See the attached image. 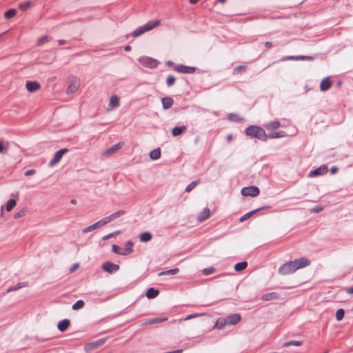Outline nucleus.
<instances>
[{
  "label": "nucleus",
  "mask_w": 353,
  "mask_h": 353,
  "mask_svg": "<svg viewBox=\"0 0 353 353\" xmlns=\"http://www.w3.org/2000/svg\"><path fill=\"white\" fill-rule=\"evenodd\" d=\"M102 269L110 274L116 272L119 269V265L111 262H105L102 264Z\"/></svg>",
  "instance_id": "obj_10"
},
{
  "label": "nucleus",
  "mask_w": 353,
  "mask_h": 353,
  "mask_svg": "<svg viewBox=\"0 0 353 353\" xmlns=\"http://www.w3.org/2000/svg\"><path fill=\"white\" fill-rule=\"evenodd\" d=\"M159 292L158 290L154 289V288H150L146 292V296L148 299H154L158 296Z\"/></svg>",
  "instance_id": "obj_26"
},
{
  "label": "nucleus",
  "mask_w": 353,
  "mask_h": 353,
  "mask_svg": "<svg viewBox=\"0 0 353 353\" xmlns=\"http://www.w3.org/2000/svg\"><path fill=\"white\" fill-rule=\"evenodd\" d=\"M278 298V294L276 293V292H270V293H267L264 295L262 296L261 297V299L263 301H272V300H274V299H276Z\"/></svg>",
  "instance_id": "obj_25"
},
{
  "label": "nucleus",
  "mask_w": 353,
  "mask_h": 353,
  "mask_svg": "<svg viewBox=\"0 0 353 353\" xmlns=\"http://www.w3.org/2000/svg\"><path fill=\"white\" fill-rule=\"evenodd\" d=\"M9 146L8 142H4L2 140H0V154H6L8 152Z\"/></svg>",
  "instance_id": "obj_30"
},
{
  "label": "nucleus",
  "mask_w": 353,
  "mask_h": 353,
  "mask_svg": "<svg viewBox=\"0 0 353 353\" xmlns=\"http://www.w3.org/2000/svg\"><path fill=\"white\" fill-rule=\"evenodd\" d=\"M122 146H123V143H119L117 144H115V145H112V147L109 148L108 150H106L103 154H104V155L109 156V155L116 152L119 150H120L122 148Z\"/></svg>",
  "instance_id": "obj_18"
},
{
  "label": "nucleus",
  "mask_w": 353,
  "mask_h": 353,
  "mask_svg": "<svg viewBox=\"0 0 353 353\" xmlns=\"http://www.w3.org/2000/svg\"><path fill=\"white\" fill-rule=\"evenodd\" d=\"M247 266H248V263L246 261H243V262L236 263L234 266V270L236 272H240V271L245 270L247 268Z\"/></svg>",
  "instance_id": "obj_34"
},
{
  "label": "nucleus",
  "mask_w": 353,
  "mask_h": 353,
  "mask_svg": "<svg viewBox=\"0 0 353 353\" xmlns=\"http://www.w3.org/2000/svg\"><path fill=\"white\" fill-rule=\"evenodd\" d=\"M16 205V201L14 199H10L6 203V210L11 211Z\"/></svg>",
  "instance_id": "obj_38"
},
{
  "label": "nucleus",
  "mask_w": 353,
  "mask_h": 353,
  "mask_svg": "<svg viewBox=\"0 0 353 353\" xmlns=\"http://www.w3.org/2000/svg\"><path fill=\"white\" fill-rule=\"evenodd\" d=\"M199 180L194 181L191 183H190L185 188V192H190L192 190V189L198 184Z\"/></svg>",
  "instance_id": "obj_47"
},
{
  "label": "nucleus",
  "mask_w": 353,
  "mask_h": 353,
  "mask_svg": "<svg viewBox=\"0 0 353 353\" xmlns=\"http://www.w3.org/2000/svg\"><path fill=\"white\" fill-rule=\"evenodd\" d=\"M105 341V339H101L95 341L86 343L84 346V350L86 352H91L92 351L102 346L104 344Z\"/></svg>",
  "instance_id": "obj_8"
},
{
  "label": "nucleus",
  "mask_w": 353,
  "mask_h": 353,
  "mask_svg": "<svg viewBox=\"0 0 353 353\" xmlns=\"http://www.w3.org/2000/svg\"><path fill=\"white\" fill-rule=\"evenodd\" d=\"M28 282L19 283L17 285H14L13 287L10 288L8 290V292L15 291V290H19L21 288L28 286Z\"/></svg>",
  "instance_id": "obj_33"
},
{
  "label": "nucleus",
  "mask_w": 353,
  "mask_h": 353,
  "mask_svg": "<svg viewBox=\"0 0 353 353\" xmlns=\"http://www.w3.org/2000/svg\"><path fill=\"white\" fill-rule=\"evenodd\" d=\"M228 325H233L237 324L241 321V315L238 313L232 314L226 317Z\"/></svg>",
  "instance_id": "obj_15"
},
{
  "label": "nucleus",
  "mask_w": 353,
  "mask_h": 353,
  "mask_svg": "<svg viewBox=\"0 0 353 353\" xmlns=\"http://www.w3.org/2000/svg\"><path fill=\"white\" fill-rule=\"evenodd\" d=\"M245 68H246V67L244 65H239V66H237L236 68H235L234 70L235 71H241L243 70H245Z\"/></svg>",
  "instance_id": "obj_55"
},
{
  "label": "nucleus",
  "mask_w": 353,
  "mask_h": 353,
  "mask_svg": "<svg viewBox=\"0 0 353 353\" xmlns=\"http://www.w3.org/2000/svg\"><path fill=\"white\" fill-rule=\"evenodd\" d=\"M30 6H31V3L30 1H26V2L20 3L19 6V8L22 10H25L28 9Z\"/></svg>",
  "instance_id": "obj_49"
},
{
  "label": "nucleus",
  "mask_w": 353,
  "mask_h": 353,
  "mask_svg": "<svg viewBox=\"0 0 353 353\" xmlns=\"http://www.w3.org/2000/svg\"><path fill=\"white\" fill-rule=\"evenodd\" d=\"M35 173H36V170H34V169H31V170H27V171L24 173V174H25V176H30V175H33V174H34Z\"/></svg>",
  "instance_id": "obj_53"
},
{
  "label": "nucleus",
  "mask_w": 353,
  "mask_h": 353,
  "mask_svg": "<svg viewBox=\"0 0 353 353\" xmlns=\"http://www.w3.org/2000/svg\"><path fill=\"white\" fill-rule=\"evenodd\" d=\"M298 60H313V57L310 56H285L281 59V61H298Z\"/></svg>",
  "instance_id": "obj_12"
},
{
  "label": "nucleus",
  "mask_w": 353,
  "mask_h": 353,
  "mask_svg": "<svg viewBox=\"0 0 353 353\" xmlns=\"http://www.w3.org/2000/svg\"><path fill=\"white\" fill-rule=\"evenodd\" d=\"M187 130V127L182 125L180 127L176 126L172 130V134L173 137H176L183 133Z\"/></svg>",
  "instance_id": "obj_22"
},
{
  "label": "nucleus",
  "mask_w": 353,
  "mask_h": 353,
  "mask_svg": "<svg viewBox=\"0 0 353 353\" xmlns=\"http://www.w3.org/2000/svg\"><path fill=\"white\" fill-rule=\"evenodd\" d=\"M332 85V81L329 77L324 78L320 85V89L321 91L327 90Z\"/></svg>",
  "instance_id": "obj_19"
},
{
  "label": "nucleus",
  "mask_w": 353,
  "mask_h": 353,
  "mask_svg": "<svg viewBox=\"0 0 353 353\" xmlns=\"http://www.w3.org/2000/svg\"><path fill=\"white\" fill-rule=\"evenodd\" d=\"M59 45H63L66 43V41L63 39H60L58 41Z\"/></svg>",
  "instance_id": "obj_59"
},
{
  "label": "nucleus",
  "mask_w": 353,
  "mask_h": 353,
  "mask_svg": "<svg viewBox=\"0 0 353 353\" xmlns=\"http://www.w3.org/2000/svg\"><path fill=\"white\" fill-rule=\"evenodd\" d=\"M110 221H112V219H111L110 216H106V217L101 219L98 222H99L100 226L101 227V226L110 223Z\"/></svg>",
  "instance_id": "obj_48"
},
{
  "label": "nucleus",
  "mask_w": 353,
  "mask_h": 353,
  "mask_svg": "<svg viewBox=\"0 0 353 353\" xmlns=\"http://www.w3.org/2000/svg\"><path fill=\"white\" fill-rule=\"evenodd\" d=\"M161 101H162L163 108L165 110L170 108L172 106L173 103H174V101H173L172 98H171V97H164L162 99Z\"/></svg>",
  "instance_id": "obj_21"
},
{
  "label": "nucleus",
  "mask_w": 353,
  "mask_h": 353,
  "mask_svg": "<svg viewBox=\"0 0 353 353\" xmlns=\"http://www.w3.org/2000/svg\"><path fill=\"white\" fill-rule=\"evenodd\" d=\"M79 267L78 264H74L70 268V272H74Z\"/></svg>",
  "instance_id": "obj_57"
},
{
  "label": "nucleus",
  "mask_w": 353,
  "mask_h": 353,
  "mask_svg": "<svg viewBox=\"0 0 353 353\" xmlns=\"http://www.w3.org/2000/svg\"><path fill=\"white\" fill-rule=\"evenodd\" d=\"M281 125V123L279 121H274L272 122H270L268 123H266L264 125V128L266 130H276L279 128Z\"/></svg>",
  "instance_id": "obj_23"
},
{
  "label": "nucleus",
  "mask_w": 353,
  "mask_h": 353,
  "mask_svg": "<svg viewBox=\"0 0 353 353\" xmlns=\"http://www.w3.org/2000/svg\"><path fill=\"white\" fill-rule=\"evenodd\" d=\"M296 270V266H295L292 261H290L285 263L279 268V273L282 275H286L292 274Z\"/></svg>",
  "instance_id": "obj_3"
},
{
  "label": "nucleus",
  "mask_w": 353,
  "mask_h": 353,
  "mask_svg": "<svg viewBox=\"0 0 353 353\" xmlns=\"http://www.w3.org/2000/svg\"><path fill=\"white\" fill-rule=\"evenodd\" d=\"M70 325V320L64 319V320H62V321L59 322V323L57 325V328L61 332H64V331H65L68 328Z\"/></svg>",
  "instance_id": "obj_20"
},
{
  "label": "nucleus",
  "mask_w": 353,
  "mask_h": 353,
  "mask_svg": "<svg viewBox=\"0 0 353 353\" xmlns=\"http://www.w3.org/2000/svg\"><path fill=\"white\" fill-rule=\"evenodd\" d=\"M345 311L343 309L340 308L336 312V319L337 321H341L343 319Z\"/></svg>",
  "instance_id": "obj_42"
},
{
  "label": "nucleus",
  "mask_w": 353,
  "mask_h": 353,
  "mask_svg": "<svg viewBox=\"0 0 353 353\" xmlns=\"http://www.w3.org/2000/svg\"><path fill=\"white\" fill-rule=\"evenodd\" d=\"M17 14V11L15 9H10L8 10H7L5 13H4V17L6 18V19H11L13 17H14Z\"/></svg>",
  "instance_id": "obj_37"
},
{
  "label": "nucleus",
  "mask_w": 353,
  "mask_h": 353,
  "mask_svg": "<svg viewBox=\"0 0 353 353\" xmlns=\"http://www.w3.org/2000/svg\"><path fill=\"white\" fill-rule=\"evenodd\" d=\"M70 203L73 205H75L77 203V200L76 199H72L70 201Z\"/></svg>",
  "instance_id": "obj_64"
},
{
  "label": "nucleus",
  "mask_w": 353,
  "mask_h": 353,
  "mask_svg": "<svg viewBox=\"0 0 353 353\" xmlns=\"http://www.w3.org/2000/svg\"><path fill=\"white\" fill-rule=\"evenodd\" d=\"M286 136V132L284 131H279L276 132H273L269 134H266L267 139H276V138H281L284 137Z\"/></svg>",
  "instance_id": "obj_24"
},
{
  "label": "nucleus",
  "mask_w": 353,
  "mask_h": 353,
  "mask_svg": "<svg viewBox=\"0 0 353 353\" xmlns=\"http://www.w3.org/2000/svg\"><path fill=\"white\" fill-rule=\"evenodd\" d=\"M125 214V211L123 210H119L118 212H116L110 215L112 221H114V219L121 216L122 215H123Z\"/></svg>",
  "instance_id": "obj_43"
},
{
  "label": "nucleus",
  "mask_w": 353,
  "mask_h": 353,
  "mask_svg": "<svg viewBox=\"0 0 353 353\" xmlns=\"http://www.w3.org/2000/svg\"><path fill=\"white\" fill-rule=\"evenodd\" d=\"M150 157L152 160H157L161 157V149L159 148L152 150L150 153Z\"/></svg>",
  "instance_id": "obj_27"
},
{
  "label": "nucleus",
  "mask_w": 353,
  "mask_h": 353,
  "mask_svg": "<svg viewBox=\"0 0 353 353\" xmlns=\"http://www.w3.org/2000/svg\"><path fill=\"white\" fill-rule=\"evenodd\" d=\"M241 193L243 196L255 197L259 194L260 190L258 187L252 185L243 188Z\"/></svg>",
  "instance_id": "obj_6"
},
{
  "label": "nucleus",
  "mask_w": 353,
  "mask_h": 353,
  "mask_svg": "<svg viewBox=\"0 0 353 353\" xmlns=\"http://www.w3.org/2000/svg\"><path fill=\"white\" fill-rule=\"evenodd\" d=\"M265 46L267 48H271L272 47V43L270 41H266L265 43Z\"/></svg>",
  "instance_id": "obj_56"
},
{
  "label": "nucleus",
  "mask_w": 353,
  "mask_h": 353,
  "mask_svg": "<svg viewBox=\"0 0 353 353\" xmlns=\"http://www.w3.org/2000/svg\"><path fill=\"white\" fill-rule=\"evenodd\" d=\"M81 85V81L78 77H71L69 79V85L67 88L68 94L74 93Z\"/></svg>",
  "instance_id": "obj_5"
},
{
  "label": "nucleus",
  "mask_w": 353,
  "mask_h": 353,
  "mask_svg": "<svg viewBox=\"0 0 353 353\" xmlns=\"http://www.w3.org/2000/svg\"><path fill=\"white\" fill-rule=\"evenodd\" d=\"M232 139V134H229V135H228V137H227V140H228V141H230Z\"/></svg>",
  "instance_id": "obj_62"
},
{
  "label": "nucleus",
  "mask_w": 353,
  "mask_h": 353,
  "mask_svg": "<svg viewBox=\"0 0 353 353\" xmlns=\"http://www.w3.org/2000/svg\"><path fill=\"white\" fill-rule=\"evenodd\" d=\"M337 168L336 167H332L331 169H330V171L332 174H334L337 171Z\"/></svg>",
  "instance_id": "obj_60"
},
{
  "label": "nucleus",
  "mask_w": 353,
  "mask_h": 353,
  "mask_svg": "<svg viewBox=\"0 0 353 353\" xmlns=\"http://www.w3.org/2000/svg\"><path fill=\"white\" fill-rule=\"evenodd\" d=\"M245 134L251 138H256L263 141H267L266 133L263 128L257 125H250L245 129Z\"/></svg>",
  "instance_id": "obj_1"
},
{
  "label": "nucleus",
  "mask_w": 353,
  "mask_h": 353,
  "mask_svg": "<svg viewBox=\"0 0 353 353\" xmlns=\"http://www.w3.org/2000/svg\"><path fill=\"white\" fill-rule=\"evenodd\" d=\"M26 87L30 92H34L41 88L40 84L37 81H28L26 83Z\"/></svg>",
  "instance_id": "obj_14"
},
{
  "label": "nucleus",
  "mask_w": 353,
  "mask_h": 353,
  "mask_svg": "<svg viewBox=\"0 0 353 353\" xmlns=\"http://www.w3.org/2000/svg\"><path fill=\"white\" fill-rule=\"evenodd\" d=\"M179 272V268H174V269H171V270H167V271L161 272L159 274V276H163V275H168V274H176Z\"/></svg>",
  "instance_id": "obj_35"
},
{
  "label": "nucleus",
  "mask_w": 353,
  "mask_h": 353,
  "mask_svg": "<svg viewBox=\"0 0 353 353\" xmlns=\"http://www.w3.org/2000/svg\"><path fill=\"white\" fill-rule=\"evenodd\" d=\"M226 325H228V321H227V319L225 318H221V319H219L216 321V326L219 327V328H222L224 326H225Z\"/></svg>",
  "instance_id": "obj_36"
},
{
  "label": "nucleus",
  "mask_w": 353,
  "mask_h": 353,
  "mask_svg": "<svg viewBox=\"0 0 353 353\" xmlns=\"http://www.w3.org/2000/svg\"><path fill=\"white\" fill-rule=\"evenodd\" d=\"M161 21L160 19L150 21L148 23H146L145 24H144L143 26L139 27L134 31H133L131 36L134 38L139 37L140 35L144 34L145 32H149V31L153 30L154 28L158 27L159 26L161 25Z\"/></svg>",
  "instance_id": "obj_2"
},
{
  "label": "nucleus",
  "mask_w": 353,
  "mask_h": 353,
  "mask_svg": "<svg viewBox=\"0 0 353 353\" xmlns=\"http://www.w3.org/2000/svg\"><path fill=\"white\" fill-rule=\"evenodd\" d=\"M127 245H129V248H121L119 245H113L112 246V250L113 252L120 255H128L132 252L133 243L130 241L127 242Z\"/></svg>",
  "instance_id": "obj_4"
},
{
  "label": "nucleus",
  "mask_w": 353,
  "mask_h": 353,
  "mask_svg": "<svg viewBox=\"0 0 353 353\" xmlns=\"http://www.w3.org/2000/svg\"><path fill=\"white\" fill-rule=\"evenodd\" d=\"M210 214V209L208 208H204L202 212H201L197 216V220L199 222H203L206 220Z\"/></svg>",
  "instance_id": "obj_17"
},
{
  "label": "nucleus",
  "mask_w": 353,
  "mask_h": 353,
  "mask_svg": "<svg viewBox=\"0 0 353 353\" xmlns=\"http://www.w3.org/2000/svg\"><path fill=\"white\" fill-rule=\"evenodd\" d=\"M48 41H49L48 37L44 36L38 39V45L41 46V45L43 44L44 43L48 42Z\"/></svg>",
  "instance_id": "obj_52"
},
{
  "label": "nucleus",
  "mask_w": 353,
  "mask_h": 353,
  "mask_svg": "<svg viewBox=\"0 0 353 353\" xmlns=\"http://www.w3.org/2000/svg\"><path fill=\"white\" fill-rule=\"evenodd\" d=\"M68 151V150L67 148H63V149H61L59 151H57L54 154L53 158L50 161L49 166L50 167H53L55 165H57L61 161V159H62L63 154H65Z\"/></svg>",
  "instance_id": "obj_9"
},
{
  "label": "nucleus",
  "mask_w": 353,
  "mask_h": 353,
  "mask_svg": "<svg viewBox=\"0 0 353 353\" xmlns=\"http://www.w3.org/2000/svg\"><path fill=\"white\" fill-rule=\"evenodd\" d=\"M323 207L322 205H316L314 208L310 210V212L312 213H319L323 211Z\"/></svg>",
  "instance_id": "obj_51"
},
{
  "label": "nucleus",
  "mask_w": 353,
  "mask_h": 353,
  "mask_svg": "<svg viewBox=\"0 0 353 353\" xmlns=\"http://www.w3.org/2000/svg\"><path fill=\"white\" fill-rule=\"evenodd\" d=\"M85 303L84 301L82 300L77 301L74 304L72 305V309L74 310H77L79 309L82 308L84 306Z\"/></svg>",
  "instance_id": "obj_40"
},
{
  "label": "nucleus",
  "mask_w": 353,
  "mask_h": 353,
  "mask_svg": "<svg viewBox=\"0 0 353 353\" xmlns=\"http://www.w3.org/2000/svg\"><path fill=\"white\" fill-rule=\"evenodd\" d=\"M292 261L294 263L295 266H296L297 270L305 268L309 265L310 263V261L308 259L303 257L295 259Z\"/></svg>",
  "instance_id": "obj_13"
},
{
  "label": "nucleus",
  "mask_w": 353,
  "mask_h": 353,
  "mask_svg": "<svg viewBox=\"0 0 353 353\" xmlns=\"http://www.w3.org/2000/svg\"><path fill=\"white\" fill-rule=\"evenodd\" d=\"M100 227L101 226H100L99 222L97 221L95 223H94V224H92V225H90L88 227H86V228H83L82 232L83 233H88V232H89L90 231H92V230H95V229H97L98 228H100Z\"/></svg>",
  "instance_id": "obj_32"
},
{
  "label": "nucleus",
  "mask_w": 353,
  "mask_h": 353,
  "mask_svg": "<svg viewBox=\"0 0 353 353\" xmlns=\"http://www.w3.org/2000/svg\"><path fill=\"white\" fill-rule=\"evenodd\" d=\"M152 239V235L149 232H145L141 234L140 240L142 242H148Z\"/></svg>",
  "instance_id": "obj_31"
},
{
  "label": "nucleus",
  "mask_w": 353,
  "mask_h": 353,
  "mask_svg": "<svg viewBox=\"0 0 353 353\" xmlns=\"http://www.w3.org/2000/svg\"><path fill=\"white\" fill-rule=\"evenodd\" d=\"M167 320V318H154V319H150L147 323L148 324H154V323H161V322H163Z\"/></svg>",
  "instance_id": "obj_39"
},
{
  "label": "nucleus",
  "mask_w": 353,
  "mask_h": 353,
  "mask_svg": "<svg viewBox=\"0 0 353 353\" xmlns=\"http://www.w3.org/2000/svg\"><path fill=\"white\" fill-rule=\"evenodd\" d=\"M346 292L348 294H353V287L347 288Z\"/></svg>",
  "instance_id": "obj_58"
},
{
  "label": "nucleus",
  "mask_w": 353,
  "mask_h": 353,
  "mask_svg": "<svg viewBox=\"0 0 353 353\" xmlns=\"http://www.w3.org/2000/svg\"><path fill=\"white\" fill-rule=\"evenodd\" d=\"M174 70L179 73L191 74L194 72L195 68L179 64L174 66Z\"/></svg>",
  "instance_id": "obj_11"
},
{
  "label": "nucleus",
  "mask_w": 353,
  "mask_h": 353,
  "mask_svg": "<svg viewBox=\"0 0 353 353\" xmlns=\"http://www.w3.org/2000/svg\"><path fill=\"white\" fill-rule=\"evenodd\" d=\"M261 208H258V209H256V210H254L252 211H250L248 213H246L245 214H244L243 216H242L240 219H239V221L240 222H243L245 221V220L248 219L250 217H251L253 214H254L256 212L259 211Z\"/></svg>",
  "instance_id": "obj_29"
},
{
  "label": "nucleus",
  "mask_w": 353,
  "mask_h": 353,
  "mask_svg": "<svg viewBox=\"0 0 353 353\" xmlns=\"http://www.w3.org/2000/svg\"><path fill=\"white\" fill-rule=\"evenodd\" d=\"M214 271H215V269L214 268H205L203 270V274L204 275H210V274L214 273Z\"/></svg>",
  "instance_id": "obj_50"
},
{
  "label": "nucleus",
  "mask_w": 353,
  "mask_h": 353,
  "mask_svg": "<svg viewBox=\"0 0 353 353\" xmlns=\"http://www.w3.org/2000/svg\"><path fill=\"white\" fill-rule=\"evenodd\" d=\"M124 50L126 52H129V51L131 50V46H125Z\"/></svg>",
  "instance_id": "obj_61"
},
{
  "label": "nucleus",
  "mask_w": 353,
  "mask_h": 353,
  "mask_svg": "<svg viewBox=\"0 0 353 353\" xmlns=\"http://www.w3.org/2000/svg\"><path fill=\"white\" fill-rule=\"evenodd\" d=\"M119 99L118 98L117 96L116 95H114V96H112L110 99V106L111 108H117L119 106Z\"/></svg>",
  "instance_id": "obj_28"
},
{
  "label": "nucleus",
  "mask_w": 353,
  "mask_h": 353,
  "mask_svg": "<svg viewBox=\"0 0 353 353\" xmlns=\"http://www.w3.org/2000/svg\"><path fill=\"white\" fill-rule=\"evenodd\" d=\"M199 314H190L188 316H187L185 318V321H188V320H190L192 318H194V317H196V316H199Z\"/></svg>",
  "instance_id": "obj_54"
},
{
  "label": "nucleus",
  "mask_w": 353,
  "mask_h": 353,
  "mask_svg": "<svg viewBox=\"0 0 353 353\" xmlns=\"http://www.w3.org/2000/svg\"><path fill=\"white\" fill-rule=\"evenodd\" d=\"M327 171V168L326 165H322L314 170L310 171L309 173V176H314L317 175H322L325 174Z\"/></svg>",
  "instance_id": "obj_16"
},
{
  "label": "nucleus",
  "mask_w": 353,
  "mask_h": 353,
  "mask_svg": "<svg viewBox=\"0 0 353 353\" xmlns=\"http://www.w3.org/2000/svg\"><path fill=\"white\" fill-rule=\"evenodd\" d=\"M167 65L169 66H172L174 65V63L172 62L171 61H169L167 62Z\"/></svg>",
  "instance_id": "obj_63"
},
{
  "label": "nucleus",
  "mask_w": 353,
  "mask_h": 353,
  "mask_svg": "<svg viewBox=\"0 0 353 353\" xmlns=\"http://www.w3.org/2000/svg\"><path fill=\"white\" fill-rule=\"evenodd\" d=\"M228 117L229 120L235 121V122L241 121L243 120V119H241L238 114H233V113L229 114Z\"/></svg>",
  "instance_id": "obj_41"
},
{
  "label": "nucleus",
  "mask_w": 353,
  "mask_h": 353,
  "mask_svg": "<svg viewBox=\"0 0 353 353\" xmlns=\"http://www.w3.org/2000/svg\"><path fill=\"white\" fill-rule=\"evenodd\" d=\"M302 343H303V342L300 341H288V342H286L285 343H284V346H285V347L289 346V345L300 346L302 345Z\"/></svg>",
  "instance_id": "obj_46"
},
{
  "label": "nucleus",
  "mask_w": 353,
  "mask_h": 353,
  "mask_svg": "<svg viewBox=\"0 0 353 353\" xmlns=\"http://www.w3.org/2000/svg\"><path fill=\"white\" fill-rule=\"evenodd\" d=\"M26 213H27V210L22 209L14 214V218L16 219L21 218L22 216H24L26 214Z\"/></svg>",
  "instance_id": "obj_45"
},
{
  "label": "nucleus",
  "mask_w": 353,
  "mask_h": 353,
  "mask_svg": "<svg viewBox=\"0 0 353 353\" xmlns=\"http://www.w3.org/2000/svg\"><path fill=\"white\" fill-rule=\"evenodd\" d=\"M139 62L143 66L149 68H154L157 66L158 62L154 59L148 57H141Z\"/></svg>",
  "instance_id": "obj_7"
},
{
  "label": "nucleus",
  "mask_w": 353,
  "mask_h": 353,
  "mask_svg": "<svg viewBox=\"0 0 353 353\" xmlns=\"http://www.w3.org/2000/svg\"><path fill=\"white\" fill-rule=\"evenodd\" d=\"M175 81V77L173 75H170L167 77L166 84L168 87H171L174 84Z\"/></svg>",
  "instance_id": "obj_44"
}]
</instances>
